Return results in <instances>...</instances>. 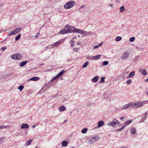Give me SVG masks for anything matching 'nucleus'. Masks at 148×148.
Masks as SVG:
<instances>
[{
  "mask_svg": "<svg viewBox=\"0 0 148 148\" xmlns=\"http://www.w3.org/2000/svg\"><path fill=\"white\" fill-rule=\"evenodd\" d=\"M67 32L68 34L71 33H77L79 34L80 33L81 31L80 29H79L76 28L75 27L73 26H69L67 29Z\"/></svg>",
  "mask_w": 148,
  "mask_h": 148,
  "instance_id": "1",
  "label": "nucleus"
},
{
  "mask_svg": "<svg viewBox=\"0 0 148 148\" xmlns=\"http://www.w3.org/2000/svg\"><path fill=\"white\" fill-rule=\"evenodd\" d=\"M75 2L74 1H71L66 3L64 5V7L65 9L72 8L75 5Z\"/></svg>",
  "mask_w": 148,
  "mask_h": 148,
  "instance_id": "2",
  "label": "nucleus"
},
{
  "mask_svg": "<svg viewBox=\"0 0 148 148\" xmlns=\"http://www.w3.org/2000/svg\"><path fill=\"white\" fill-rule=\"evenodd\" d=\"M119 121L115 119H113L112 121L108 123L107 124L108 126H112L113 127H115L116 125H119Z\"/></svg>",
  "mask_w": 148,
  "mask_h": 148,
  "instance_id": "3",
  "label": "nucleus"
},
{
  "mask_svg": "<svg viewBox=\"0 0 148 148\" xmlns=\"http://www.w3.org/2000/svg\"><path fill=\"white\" fill-rule=\"evenodd\" d=\"M130 55V53L128 51H127L123 52L121 56V59L122 60H125L127 59Z\"/></svg>",
  "mask_w": 148,
  "mask_h": 148,
  "instance_id": "4",
  "label": "nucleus"
},
{
  "mask_svg": "<svg viewBox=\"0 0 148 148\" xmlns=\"http://www.w3.org/2000/svg\"><path fill=\"white\" fill-rule=\"evenodd\" d=\"M99 137L98 136H95L90 138L89 140L90 144H92L97 141L99 139Z\"/></svg>",
  "mask_w": 148,
  "mask_h": 148,
  "instance_id": "5",
  "label": "nucleus"
},
{
  "mask_svg": "<svg viewBox=\"0 0 148 148\" xmlns=\"http://www.w3.org/2000/svg\"><path fill=\"white\" fill-rule=\"evenodd\" d=\"M21 30V29L20 27H18L15 28L13 30L12 32L9 33L8 34V36H10L15 34L19 32Z\"/></svg>",
  "mask_w": 148,
  "mask_h": 148,
  "instance_id": "6",
  "label": "nucleus"
},
{
  "mask_svg": "<svg viewBox=\"0 0 148 148\" xmlns=\"http://www.w3.org/2000/svg\"><path fill=\"white\" fill-rule=\"evenodd\" d=\"M80 30L81 31H80L81 32L79 33V34L84 35V36H89L92 33V32H86L81 29H80Z\"/></svg>",
  "mask_w": 148,
  "mask_h": 148,
  "instance_id": "7",
  "label": "nucleus"
},
{
  "mask_svg": "<svg viewBox=\"0 0 148 148\" xmlns=\"http://www.w3.org/2000/svg\"><path fill=\"white\" fill-rule=\"evenodd\" d=\"M21 56L19 53L13 54L11 56V58L14 60H19L21 58Z\"/></svg>",
  "mask_w": 148,
  "mask_h": 148,
  "instance_id": "8",
  "label": "nucleus"
},
{
  "mask_svg": "<svg viewBox=\"0 0 148 148\" xmlns=\"http://www.w3.org/2000/svg\"><path fill=\"white\" fill-rule=\"evenodd\" d=\"M135 108H138L143 106L144 105V101H136L135 102Z\"/></svg>",
  "mask_w": 148,
  "mask_h": 148,
  "instance_id": "9",
  "label": "nucleus"
},
{
  "mask_svg": "<svg viewBox=\"0 0 148 148\" xmlns=\"http://www.w3.org/2000/svg\"><path fill=\"white\" fill-rule=\"evenodd\" d=\"M67 29L66 28L61 29L59 32V34H64L66 33L68 34Z\"/></svg>",
  "mask_w": 148,
  "mask_h": 148,
  "instance_id": "10",
  "label": "nucleus"
},
{
  "mask_svg": "<svg viewBox=\"0 0 148 148\" xmlns=\"http://www.w3.org/2000/svg\"><path fill=\"white\" fill-rule=\"evenodd\" d=\"M148 114L147 112H146L144 114L143 118L141 119V121L139 122V123L141 122H144V121L146 119L147 117V114Z\"/></svg>",
  "mask_w": 148,
  "mask_h": 148,
  "instance_id": "11",
  "label": "nucleus"
},
{
  "mask_svg": "<svg viewBox=\"0 0 148 148\" xmlns=\"http://www.w3.org/2000/svg\"><path fill=\"white\" fill-rule=\"evenodd\" d=\"M29 127V125L27 123H23L21 126V128L22 129L24 128H28Z\"/></svg>",
  "mask_w": 148,
  "mask_h": 148,
  "instance_id": "12",
  "label": "nucleus"
},
{
  "mask_svg": "<svg viewBox=\"0 0 148 148\" xmlns=\"http://www.w3.org/2000/svg\"><path fill=\"white\" fill-rule=\"evenodd\" d=\"M40 79V78L38 77H33L30 78L29 80H28L27 82H28L29 81L32 80L34 81H37Z\"/></svg>",
  "mask_w": 148,
  "mask_h": 148,
  "instance_id": "13",
  "label": "nucleus"
},
{
  "mask_svg": "<svg viewBox=\"0 0 148 148\" xmlns=\"http://www.w3.org/2000/svg\"><path fill=\"white\" fill-rule=\"evenodd\" d=\"M125 74V73L124 72L122 75H120L118 78V79L120 80H123L124 79L125 77L124 76V75Z\"/></svg>",
  "mask_w": 148,
  "mask_h": 148,
  "instance_id": "14",
  "label": "nucleus"
},
{
  "mask_svg": "<svg viewBox=\"0 0 148 148\" xmlns=\"http://www.w3.org/2000/svg\"><path fill=\"white\" fill-rule=\"evenodd\" d=\"M98 124L97 127L98 128L100 127H101L103 125L104 122L103 121H100L98 122Z\"/></svg>",
  "mask_w": 148,
  "mask_h": 148,
  "instance_id": "15",
  "label": "nucleus"
},
{
  "mask_svg": "<svg viewBox=\"0 0 148 148\" xmlns=\"http://www.w3.org/2000/svg\"><path fill=\"white\" fill-rule=\"evenodd\" d=\"M130 133L132 134H134L136 133V128L135 127H132L130 130Z\"/></svg>",
  "mask_w": 148,
  "mask_h": 148,
  "instance_id": "16",
  "label": "nucleus"
},
{
  "mask_svg": "<svg viewBox=\"0 0 148 148\" xmlns=\"http://www.w3.org/2000/svg\"><path fill=\"white\" fill-rule=\"evenodd\" d=\"M132 122V120H127L125 122V123L124 125H123L125 127L127 126L131 123Z\"/></svg>",
  "mask_w": 148,
  "mask_h": 148,
  "instance_id": "17",
  "label": "nucleus"
},
{
  "mask_svg": "<svg viewBox=\"0 0 148 148\" xmlns=\"http://www.w3.org/2000/svg\"><path fill=\"white\" fill-rule=\"evenodd\" d=\"M85 5H83L81 6L80 8H79V11L80 12H82L84 11V8L85 7Z\"/></svg>",
  "mask_w": 148,
  "mask_h": 148,
  "instance_id": "18",
  "label": "nucleus"
},
{
  "mask_svg": "<svg viewBox=\"0 0 148 148\" xmlns=\"http://www.w3.org/2000/svg\"><path fill=\"white\" fill-rule=\"evenodd\" d=\"M98 76H96L92 79V81L93 82H96L98 81Z\"/></svg>",
  "mask_w": 148,
  "mask_h": 148,
  "instance_id": "19",
  "label": "nucleus"
},
{
  "mask_svg": "<svg viewBox=\"0 0 148 148\" xmlns=\"http://www.w3.org/2000/svg\"><path fill=\"white\" fill-rule=\"evenodd\" d=\"M61 144L62 147H65L68 145V142L66 141H63L61 143Z\"/></svg>",
  "mask_w": 148,
  "mask_h": 148,
  "instance_id": "20",
  "label": "nucleus"
},
{
  "mask_svg": "<svg viewBox=\"0 0 148 148\" xmlns=\"http://www.w3.org/2000/svg\"><path fill=\"white\" fill-rule=\"evenodd\" d=\"M135 71H132L131 72L129 75V77L130 78H131L133 77L135 75Z\"/></svg>",
  "mask_w": 148,
  "mask_h": 148,
  "instance_id": "21",
  "label": "nucleus"
},
{
  "mask_svg": "<svg viewBox=\"0 0 148 148\" xmlns=\"http://www.w3.org/2000/svg\"><path fill=\"white\" fill-rule=\"evenodd\" d=\"M28 62L27 61H25L21 62L20 64V66L21 67H23Z\"/></svg>",
  "mask_w": 148,
  "mask_h": 148,
  "instance_id": "22",
  "label": "nucleus"
},
{
  "mask_svg": "<svg viewBox=\"0 0 148 148\" xmlns=\"http://www.w3.org/2000/svg\"><path fill=\"white\" fill-rule=\"evenodd\" d=\"M61 43V42L60 41H58L53 44V46L55 47H57L59 46Z\"/></svg>",
  "mask_w": 148,
  "mask_h": 148,
  "instance_id": "23",
  "label": "nucleus"
},
{
  "mask_svg": "<svg viewBox=\"0 0 148 148\" xmlns=\"http://www.w3.org/2000/svg\"><path fill=\"white\" fill-rule=\"evenodd\" d=\"M66 109V107L64 106H62L59 108V110L60 112H62L65 110Z\"/></svg>",
  "mask_w": 148,
  "mask_h": 148,
  "instance_id": "24",
  "label": "nucleus"
},
{
  "mask_svg": "<svg viewBox=\"0 0 148 148\" xmlns=\"http://www.w3.org/2000/svg\"><path fill=\"white\" fill-rule=\"evenodd\" d=\"M129 107V104H125L123 106L122 108H121V110L126 109L128 108Z\"/></svg>",
  "mask_w": 148,
  "mask_h": 148,
  "instance_id": "25",
  "label": "nucleus"
},
{
  "mask_svg": "<svg viewBox=\"0 0 148 148\" xmlns=\"http://www.w3.org/2000/svg\"><path fill=\"white\" fill-rule=\"evenodd\" d=\"M9 128V127L8 126L4 125L0 126V130L3 129H5Z\"/></svg>",
  "mask_w": 148,
  "mask_h": 148,
  "instance_id": "26",
  "label": "nucleus"
},
{
  "mask_svg": "<svg viewBox=\"0 0 148 148\" xmlns=\"http://www.w3.org/2000/svg\"><path fill=\"white\" fill-rule=\"evenodd\" d=\"M135 102H133L129 103V107L131 106L132 107L135 108Z\"/></svg>",
  "mask_w": 148,
  "mask_h": 148,
  "instance_id": "27",
  "label": "nucleus"
},
{
  "mask_svg": "<svg viewBox=\"0 0 148 148\" xmlns=\"http://www.w3.org/2000/svg\"><path fill=\"white\" fill-rule=\"evenodd\" d=\"M89 62L88 61L86 62L82 66V67L85 68L89 64Z\"/></svg>",
  "mask_w": 148,
  "mask_h": 148,
  "instance_id": "28",
  "label": "nucleus"
},
{
  "mask_svg": "<svg viewBox=\"0 0 148 148\" xmlns=\"http://www.w3.org/2000/svg\"><path fill=\"white\" fill-rule=\"evenodd\" d=\"M64 72L65 71L64 70H63L62 71L59 72L57 75L59 77H60L61 75H62L64 73Z\"/></svg>",
  "mask_w": 148,
  "mask_h": 148,
  "instance_id": "29",
  "label": "nucleus"
},
{
  "mask_svg": "<svg viewBox=\"0 0 148 148\" xmlns=\"http://www.w3.org/2000/svg\"><path fill=\"white\" fill-rule=\"evenodd\" d=\"M21 34L19 33L18 36L16 37L15 38V40L16 41L19 40L21 36Z\"/></svg>",
  "mask_w": 148,
  "mask_h": 148,
  "instance_id": "30",
  "label": "nucleus"
},
{
  "mask_svg": "<svg viewBox=\"0 0 148 148\" xmlns=\"http://www.w3.org/2000/svg\"><path fill=\"white\" fill-rule=\"evenodd\" d=\"M122 39V37L120 36L116 37L115 38V40L117 42L121 40Z\"/></svg>",
  "mask_w": 148,
  "mask_h": 148,
  "instance_id": "31",
  "label": "nucleus"
},
{
  "mask_svg": "<svg viewBox=\"0 0 148 148\" xmlns=\"http://www.w3.org/2000/svg\"><path fill=\"white\" fill-rule=\"evenodd\" d=\"M87 131V129L86 128H84L83 129L82 131L81 132L83 134L86 133Z\"/></svg>",
  "mask_w": 148,
  "mask_h": 148,
  "instance_id": "32",
  "label": "nucleus"
},
{
  "mask_svg": "<svg viewBox=\"0 0 148 148\" xmlns=\"http://www.w3.org/2000/svg\"><path fill=\"white\" fill-rule=\"evenodd\" d=\"M32 141V140H31L30 139V140H29L28 141H27L26 142V145H27V146L29 145H30V144L31 143Z\"/></svg>",
  "mask_w": 148,
  "mask_h": 148,
  "instance_id": "33",
  "label": "nucleus"
},
{
  "mask_svg": "<svg viewBox=\"0 0 148 148\" xmlns=\"http://www.w3.org/2000/svg\"><path fill=\"white\" fill-rule=\"evenodd\" d=\"M141 73L144 75H146L147 74V72L146 70L145 69L141 71Z\"/></svg>",
  "mask_w": 148,
  "mask_h": 148,
  "instance_id": "34",
  "label": "nucleus"
},
{
  "mask_svg": "<svg viewBox=\"0 0 148 148\" xmlns=\"http://www.w3.org/2000/svg\"><path fill=\"white\" fill-rule=\"evenodd\" d=\"M105 77H101L100 81V82L101 83H103L105 81Z\"/></svg>",
  "mask_w": 148,
  "mask_h": 148,
  "instance_id": "35",
  "label": "nucleus"
},
{
  "mask_svg": "<svg viewBox=\"0 0 148 148\" xmlns=\"http://www.w3.org/2000/svg\"><path fill=\"white\" fill-rule=\"evenodd\" d=\"M135 38L134 37H131L130 38L129 41L130 42H133L135 40Z\"/></svg>",
  "mask_w": 148,
  "mask_h": 148,
  "instance_id": "36",
  "label": "nucleus"
},
{
  "mask_svg": "<svg viewBox=\"0 0 148 148\" xmlns=\"http://www.w3.org/2000/svg\"><path fill=\"white\" fill-rule=\"evenodd\" d=\"M125 9V7L124 5L122 6L119 9H120V12H122Z\"/></svg>",
  "mask_w": 148,
  "mask_h": 148,
  "instance_id": "37",
  "label": "nucleus"
},
{
  "mask_svg": "<svg viewBox=\"0 0 148 148\" xmlns=\"http://www.w3.org/2000/svg\"><path fill=\"white\" fill-rule=\"evenodd\" d=\"M59 77L58 76V75H56V76L53 77L51 80V82H52L55 79H58Z\"/></svg>",
  "mask_w": 148,
  "mask_h": 148,
  "instance_id": "38",
  "label": "nucleus"
},
{
  "mask_svg": "<svg viewBox=\"0 0 148 148\" xmlns=\"http://www.w3.org/2000/svg\"><path fill=\"white\" fill-rule=\"evenodd\" d=\"M125 127L123 125L121 128L120 129H118L117 131L118 132H121L123 130Z\"/></svg>",
  "mask_w": 148,
  "mask_h": 148,
  "instance_id": "39",
  "label": "nucleus"
},
{
  "mask_svg": "<svg viewBox=\"0 0 148 148\" xmlns=\"http://www.w3.org/2000/svg\"><path fill=\"white\" fill-rule=\"evenodd\" d=\"M23 88H24V86H23L21 85V86H19L18 87V89L20 91H21V90H23Z\"/></svg>",
  "mask_w": 148,
  "mask_h": 148,
  "instance_id": "40",
  "label": "nucleus"
},
{
  "mask_svg": "<svg viewBox=\"0 0 148 148\" xmlns=\"http://www.w3.org/2000/svg\"><path fill=\"white\" fill-rule=\"evenodd\" d=\"M132 80L131 79H128L126 82V84L127 85H129L132 82Z\"/></svg>",
  "mask_w": 148,
  "mask_h": 148,
  "instance_id": "41",
  "label": "nucleus"
},
{
  "mask_svg": "<svg viewBox=\"0 0 148 148\" xmlns=\"http://www.w3.org/2000/svg\"><path fill=\"white\" fill-rule=\"evenodd\" d=\"M101 55H98L95 56V60H97L100 58Z\"/></svg>",
  "mask_w": 148,
  "mask_h": 148,
  "instance_id": "42",
  "label": "nucleus"
},
{
  "mask_svg": "<svg viewBox=\"0 0 148 148\" xmlns=\"http://www.w3.org/2000/svg\"><path fill=\"white\" fill-rule=\"evenodd\" d=\"M59 93L53 95L52 96V97L53 98H57L59 96V95H58Z\"/></svg>",
  "mask_w": 148,
  "mask_h": 148,
  "instance_id": "43",
  "label": "nucleus"
},
{
  "mask_svg": "<svg viewBox=\"0 0 148 148\" xmlns=\"http://www.w3.org/2000/svg\"><path fill=\"white\" fill-rule=\"evenodd\" d=\"M108 61H106L103 62V66L106 65L108 64Z\"/></svg>",
  "mask_w": 148,
  "mask_h": 148,
  "instance_id": "44",
  "label": "nucleus"
},
{
  "mask_svg": "<svg viewBox=\"0 0 148 148\" xmlns=\"http://www.w3.org/2000/svg\"><path fill=\"white\" fill-rule=\"evenodd\" d=\"M5 138V137H1L0 138V145L2 143V140Z\"/></svg>",
  "mask_w": 148,
  "mask_h": 148,
  "instance_id": "45",
  "label": "nucleus"
},
{
  "mask_svg": "<svg viewBox=\"0 0 148 148\" xmlns=\"http://www.w3.org/2000/svg\"><path fill=\"white\" fill-rule=\"evenodd\" d=\"M78 49L77 48H74L73 49V51H74V52H77L78 51Z\"/></svg>",
  "mask_w": 148,
  "mask_h": 148,
  "instance_id": "46",
  "label": "nucleus"
},
{
  "mask_svg": "<svg viewBox=\"0 0 148 148\" xmlns=\"http://www.w3.org/2000/svg\"><path fill=\"white\" fill-rule=\"evenodd\" d=\"M6 49V47H2L1 49V50H5Z\"/></svg>",
  "mask_w": 148,
  "mask_h": 148,
  "instance_id": "47",
  "label": "nucleus"
},
{
  "mask_svg": "<svg viewBox=\"0 0 148 148\" xmlns=\"http://www.w3.org/2000/svg\"><path fill=\"white\" fill-rule=\"evenodd\" d=\"M44 90L43 89H41L39 92V93H42L43 92H44Z\"/></svg>",
  "mask_w": 148,
  "mask_h": 148,
  "instance_id": "48",
  "label": "nucleus"
},
{
  "mask_svg": "<svg viewBox=\"0 0 148 148\" xmlns=\"http://www.w3.org/2000/svg\"><path fill=\"white\" fill-rule=\"evenodd\" d=\"M75 42V40H73V39H71V40L70 41V42L72 43H74Z\"/></svg>",
  "mask_w": 148,
  "mask_h": 148,
  "instance_id": "49",
  "label": "nucleus"
},
{
  "mask_svg": "<svg viewBox=\"0 0 148 148\" xmlns=\"http://www.w3.org/2000/svg\"><path fill=\"white\" fill-rule=\"evenodd\" d=\"M77 45H79L81 44V43L80 41H79L77 42Z\"/></svg>",
  "mask_w": 148,
  "mask_h": 148,
  "instance_id": "50",
  "label": "nucleus"
},
{
  "mask_svg": "<svg viewBox=\"0 0 148 148\" xmlns=\"http://www.w3.org/2000/svg\"><path fill=\"white\" fill-rule=\"evenodd\" d=\"M98 47H98V45H96V46H94V49H97V48H98Z\"/></svg>",
  "mask_w": 148,
  "mask_h": 148,
  "instance_id": "51",
  "label": "nucleus"
},
{
  "mask_svg": "<svg viewBox=\"0 0 148 148\" xmlns=\"http://www.w3.org/2000/svg\"><path fill=\"white\" fill-rule=\"evenodd\" d=\"M103 42H101L98 45V47H99L103 45Z\"/></svg>",
  "mask_w": 148,
  "mask_h": 148,
  "instance_id": "52",
  "label": "nucleus"
},
{
  "mask_svg": "<svg viewBox=\"0 0 148 148\" xmlns=\"http://www.w3.org/2000/svg\"><path fill=\"white\" fill-rule=\"evenodd\" d=\"M71 38L73 39H76L77 37L76 36H74L73 37H72Z\"/></svg>",
  "mask_w": 148,
  "mask_h": 148,
  "instance_id": "53",
  "label": "nucleus"
},
{
  "mask_svg": "<svg viewBox=\"0 0 148 148\" xmlns=\"http://www.w3.org/2000/svg\"><path fill=\"white\" fill-rule=\"evenodd\" d=\"M108 5L111 7H112L113 6V5L112 4H109Z\"/></svg>",
  "mask_w": 148,
  "mask_h": 148,
  "instance_id": "54",
  "label": "nucleus"
},
{
  "mask_svg": "<svg viewBox=\"0 0 148 148\" xmlns=\"http://www.w3.org/2000/svg\"><path fill=\"white\" fill-rule=\"evenodd\" d=\"M67 120H65V121H64L63 122V124H65L66 123V122H67Z\"/></svg>",
  "mask_w": 148,
  "mask_h": 148,
  "instance_id": "55",
  "label": "nucleus"
},
{
  "mask_svg": "<svg viewBox=\"0 0 148 148\" xmlns=\"http://www.w3.org/2000/svg\"><path fill=\"white\" fill-rule=\"evenodd\" d=\"M93 58L95 59V56H93L92 58H90V59L91 60H92Z\"/></svg>",
  "mask_w": 148,
  "mask_h": 148,
  "instance_id": "56",
  "label": "nucleus"
},
{
  "mask_svg": "<svg viewBox=\"0 0 148 148\" xmlns=\"http://www.w3.org/2000/svg\"><path fill=\"white\" fill-rule=\"evenodd\" d=\"M67 100V99L66 98H64L63 99V100L62 101L63 102H64L65 101Z\"/></svg>",
  "mask_w": 148,
  "mask_h": 148,
  "instance_id": "57",
  "label": "nucleus"
},
{
  "mask_svg": "<svg viewBox=\"0 0 148 148\" xmlns=\"http://www.w3.org/2000/svg\"><path fill=\"white\" fill-rule=\"evenodd\" d=\"M115 1L117 3H119L120 2V0H116Z\"/></svg>",
  "mask_w": 148,
  "mask_h": 148,
  "instance_id": "58",
  "label": "nucleus"
},
{
  "mask_svg": "<svg viewBox=\"0 0 148 148\" xmlns=\"http://www.w3.org/2000/svg\"><path fill=\"white\" fill-rule=\"evenodd\" d=\"M71 47H73L74 46V44L73 43L71 44Z\"/></svg>",
  "mask_w": 148,
  "mask_h": 148,
  "instance_id": "59",
  "label": "nucleus"
},
{
  "mask_svg": "<svg viewBox=\"0 0 148 148\" xmlns=\"http://www.w3.org/2000/svg\"><path fill=\"white\" fill-rule=\"evenodd\" d=\"M36 127V125H32V127L33 128H34Z\"/></svg>",
  "mask_w": 148,
  "mask_h": 148,
  "instance_id": "60",
  "label": "nucleus"
},
{
  "mask_svg": "<svg viewBox=\"0 0 148 148\" xmlns=\"http://www.w3.org/2000/svg\"><path fill=\"white\" fill-rule=\"evenodd\" d=\"M69 25H66L65 26V28H68L69 27Z\"/></svg>",
  "mask_w": 148,
  "mask_h": 148,
  "instance_id": "61",
  "label": "nucleus"
},
{
  "mask_svg": "<svg viewBox=\"0 0 148 148\" xmlns=\"http://www.w3.org/2000/svg\"><path fill=\"white\" fill-rule=\"evenodd\" d=\"M145 82H148V79H146L145 80Z\"/></svg>",
  "mask_w": 148,
  "mask_h": 148,
  "instance_id": "62",
  "label": "nucleus"
},
{
  "mask_svg": "<svg viewBox=\"0 0 148 148\" xmlns=\"http://www.w3.org/2000/svg\"><path fill=\"white\" fill-rule=\"evenodd\" d=\"M38 36L37 35H36V36H35V38H38Z\"/></svg>",
  "mask_w": 148,
  "mask_h": 148,
  "instance_id": "63",
  "label": "nucleus"
},
{
  "mask_svg": "<svg viewBox=\"0 0 148 148\" xmlns=\"http://www.w3.org/2000/svg\"><path fill=\"white\" fill-rule=\"evenodd\" d=\"M144 101V103L145 102H147V103H148V99L145 101Z\"/></svg>",
  "mask_w": 148,
  "mask_h": 148,
  "instance_id": "64",
  "label": "nucleus"
}]
</instances>
